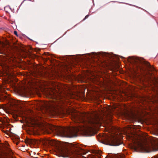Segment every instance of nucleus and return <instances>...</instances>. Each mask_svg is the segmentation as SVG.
<instances>
[{
	"instance_id": "obj_1",
	"label": "nucleus",
	"mask_w": 158,
	"mask_h": 158,
	"mask_svg": "<svg viewBox=\"0 0 158 158\" xmlns=\"http://www.w3.org/2000/svg\"><path fill=\"white\" fill-rule=\"evenodd\" d=\"M84 119L82 122L85 121V126L83 128L80 127H57L49 124L47 127L52 131L56 133L61 137L71 138L76 136L77 133L79 131H91L96 124H100L102 120V118L96 113L85 114H84Z\"/></svg>"
},
{
	"instance_id": "obj_2",
	"label": "nucleus",
	"mask_w": 158,
	"mask_h": 158,
	"mask_svg": "<svg viewBox=\"0 0 158 158\" xmlns=\"http://www.w3.org/2000/svg\"><path fill=\"white\" fill-rule=\"evenodd\" d=\"M136 150L141 152H148L158 150V145L156 143L151 142L148 143L145 142H139L135 146Z\"/></svg>"
},
{
	"instance_id": "obj_3",
	"label": "nucleus",
	"mask_w": 158,
	"mask_h": 158,
	"mask_svg": "<svg viewBox=\"0 0 158 158\" xmlns=\"http://www.w3.org/2000/svg\"><path fill=\"white\" fill-rule=\"evenodd\" d=\"M103 143L106 145L116 146L120 145L119 139L116 136H111L110 137L109 136H105L103 137Z\"/></svg>"
},
{
	"instance_id": "obj_4",
	"label": "nucleus",
	"mask_w": 158,
	"mask_h": 158,
	"mask_svg": "<svg viewBox=\"0 0 158 158\" xmlns=\"http://www.w3.org/2000/svg\"><path fill=\"white\" fill-rule=\"evenodd\" d=\"M77 149H75V151L73 150V148H63L60 149V152L64 157H72L75 154L79 153V152H77Z\"/></svg>"
},
{
	"instance_id": "obj_5",
	"label": "nucleus",
	"mask_w": 158,
	"mask_h": 158,
	"mask_svg": "<svg viewBox=\"0 0 158 158\" xmlns=\"http://www.w3.org/2000/svg\"><path fill=\"white\" fill-rule=\"evenodd\" d=\"M11 59L10 60H8L3 61L0 63V65L3 69L4 72L8 75L11 74L10 72L11 71L12 69L10 68V65L12 62H11Z\"/></svg>"
},
{
	"instance_id": "obj_6",
	"label": "nucleus",
	"mask_w": 158,
	"mask_h": 158,
	"mask_svg": "<svg viewBox=\"0 0 158 158\" xmlns=\"http://www.w3.org/2000/svg\"><path fill=\"white\" fill-rule=\"evenodd\" d=\"M72 119L74 120L75 122H77L80 120V118L79 115L78 114L73 113H72L71 115Z\"/></svg>"
},
{
	"instance_id": "obj_7",
	"label": "nucleus",
	"mask_w": 158,
	"mask_h": 158,
	"mask_svg": "<svg viewBox=\"0 0 158 158\" xmlns=\"http://www.w3.org/2000/svg\"><path fill=\"white\" fill-rule=\"evenodd\" d=\"M6 90H8V89L6 88L5 85L1 86H0V93L6 94Z\"/></svg>"
},
{
	"instance_id": "obj_8",
	"label": "nucleus",
	"mask_w": 158,
	"mask_h": 158,
	"mask_svg": "<svg viewBox=\"0 0 158 158\" xmlns=\"http://www.w3.org/2000/svg\"><path fill=\"white\" fill-rule=\"evenodd\" d=\"M5 46V44L3 42L0 41V53L2 54L3 53V48Z\"/></svg>"
},
{
	"instance_id": "obj_9",
	"label": "nucleus",
	"mask_w": 158,
	"mask_h": 158,
	"mask_svg": "<svg viewBox=\"0 0 158 158\" xmlns=\"http://www.w3.org/2000/svg\"><path fill=\"white\" fill-rule=\"evenodd\" d=\"M148 79L150 81H152L153 82H154V81H156L155 78L152 76L151 74H150L148 76Z\"/></svg>"
},
{
	"instance_id": "obj_10",
	"label": "nucleus",
	"mask_w": 158,
	"mask_h": 158,
	"mask_svg": "<svg viewBox=\"0 0 158 158\" xmlns=\"http://www.w3.org/2000/svg\"><path fill=\"white\" fill-rule=\"evenodd\" d=\"M149 70L151 71H153L154 70V68L153 67H150Z\"/></svg>"
},
{
	"instance_id": "obj_11",
	"label": "nucleus",
	"mask_w": 158,
	"mask_h": 158,
	"mask_svg": "<svg viewBox=\"0 0 158 158\" xmlns=\"http://www.w3.org/2000/svg\"><path fill=\"white\" fill-rule=\"evenodd\" d=\"M114 129L112 127H110V128H109V131H112V130H113V129Z\"/></svg>"
},
{
	"instance_id": "obj_12",
	"label": "nucleus",
	"mask_w": 158,
	"mask_h": 158,
	"mask_svg": "<svg viewBox=\"0 0 158 158\" xmlns=\"http://www.w3.org/2000/svg\"><path fill=\"white\" fill-rule=\"evenodd\" d=\"M152 158H158V156H154Z\"/></svg>"
},
{
	"instance_id": "obj_13",
	"label": "nucleus",
	"mask_w": 158,
	"mask_h": 158,
	"mask_svg": "<svg viewBox=\"0 0 158 158\" xmlns=\"http://www.w3.org/2000/svg\"><path fill=\"white\" fill-rule=\"evenodd\" d=\"M14 34L16 35H17V32L16 31H15L14 32Z\"/></svg>"
},
{
	"instance_id": "obj_14",
	"label": "nucleus",
	"mask_w": 158,
	"mask_h": 158,
	"mask_svg": "<svg viewBox=\"0 0 158 158\" xmlns=\"http://www.w3.org/2000/svg\"><path fill=\"white\" fill-rule=\"evenodd\" d=\"M48 94H48H49V95H52V94H50V93L48 94Z\"/></svg>"
},
{
	"instance_id": "obj_15",
	"label": "nucleus",
	"mask_w": 158,
	"mask_h": 158,
	"mask_svg": "<svg viewBox=\"0 0 158 158\" xmlns=\"http://www.w3.org/2000/svg\"><path fill=\"white\" fill-rule=\"evenodd\" d=\"M87 17H88V16H87V15L86 16H85V18H87Z\"/></svg>"
}]
</instances>
